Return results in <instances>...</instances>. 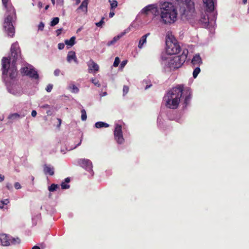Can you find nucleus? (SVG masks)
I'll return each instance as SVG.
<instances>
[{"instance_id": "1", "label": "nucleus", "mask_w": 249, "mask_h": 249, "mask_svg": "<svg viewBox=\"0 0 249 249\" xmlns=\"http://www.w3.org/2000/svg\"><path fill=\"white\" fill-rule=\"evenodd\" d=\"M183 86L178 85L169 90L163 97L165 106L170 109H177L183 94Z\"/></svg>"}, {"instance_id": "2", "label": "nucleus", "mask_w": 249, "mask_h": 249, "mask_svg": "<svg viewBox=\"0 0 249 249\" xmlns=\"http://www.w3.org/2000/svg\"><path fill=\"white\" fill-rule=\"evenodd\" d=\"M2 75H7L9 71V77L11 79H15L17 76V69L16 64H11L10 67V60L8 57H3L2 59Z\"/></svg>"}, {"instance_id": "3", "label": "nucleus", "mask_w": 249, "mask_h": 249, "mask_svg": "<svg viewBox=\"0 0 249 249\" xmlns=\"http://www.w3.org/2000/svg\"><path fill=\"white\" fill-rule=\"evenodd\" d=\"M166 38L167 53L170 55H173L179 53L181 48L175 37L168 33Z\"/></svg>"}, {"instance_id": "4", "label": "nucleus", "mask_w": 249, "mask_h": 249, "mask_svg": "<svg viewBox=\"0 0 249 249\" xmlns=\"http://www.w3.org/2000/svg\"><path fill=\"white\" fill-rule=\"evenodd\" d=\"M188 53V50L184 49L181 55L171 58L168 62V66L170 68L177 69L180 68L186 61Z\"/></svg>"}, {"instance_id": "5", "label": "nucleus", "mask_w": 249, "mask_h": 249, "mask_svg": "<svg viewBox=\"0 0 249 249\" xmlns=\"http://www.w3.org/2000/svg\"><path fill=\"white\" fill-rule=\"evenodd\" d=\"M177 14V11L160 12V21L164 24H171L176 21Z\"/></svg>"}, {"instance_id": "6", "label": "nucleus", "mask_w": 249, "mask_h": 249, "mask_svg": "<svg viewBox=\"0 0 249 249\" xmlns=\"http://www.w3.org/2000/svg\"><path fill=\"white\" fill-rule=\"evenodd\" d=\"M180 17L183 20H189L195 18L196 13L194 8H189L188 6L181 7L179 9Z\"/></svg>"}, {"instance_id": "7", "label": "nucleus", "mask_w": 249, "mask_h": 249, "mask_svg": "<svg viewBox=\"0 0 249 249\" xmlns=\"http://www.w3.org/2000/svg\"><path fill=\"white\" fill-rule=\"evenodd\" d=\"M11 55L8 59L12 60V64H16L17 61L20 57V51L17 43L12 44L11 47Z\"/></svg>"}, {"instance_id": "8", "label": "nucleus", "mask_w": 249, "mask_h": 249, "mask_svg": "<svg viewBox=\"0 0 249 249\" xmlns=\"http://www.w3.org/2000/svg\"><path fill=\"white\" fill-rule=\"evenodd\" d=\"M12 17L10 15H8L5 18L3 27L5 29L8 36L13 37L15 34V29L13 25L12 20Z\"/></svg>"}, {"instance_id": "9", "label": "nucleus", "mask_w": 249, "mask_h": 249, "mask_svg": "<svg viewBox=\"0 0 249 249\" xmlns=\"http://www.w3.org/2000/svg\"><path fill=\"white\" fill-rule=\"evenodd\" d=\"M21 73L24 75H27L31 78L37 79L39 77L37 72L32 67H25L20 70Z\"/></svg>"}, {"instance_id": "10", "label": "nucleus", "mask_w": 249, "mask_h": 249, "mask_svg": "<svg viewBox=\"0 0 249 249\" xmlns=\"http://www.w3.org/2000/svg\"><path fill=\"white\" fill-rule=\"evenodd\" d=\"M114 135L115 139L118 143L122 144L124 142V139L123 138L122 126L121 125L117 124L116 125L114 131Z\"/></svg>"}, {"instance_id": "11", "label": "nucleus", "mask_w": 249, "mask_h": 249, "mask_svg": "<svg viewBox=\"0 0 249 249\" xmlns=\"http://www.w3.org/2000/svg\"><path fill=\"white\" fill-rule=\"evenodd\" d=\"M79 165L87 171H90L92 168V162L88 159H81L78 161Z\"/></svg>"}, {"instance_id": "12", "label": "nucleus", "mask_w": 249, "mask_h": 249, "mask_svg": "<svg viewBox=\"0 0 249 249\" xmlns=\"http://www.w3.org/2000/svg\"><path fill=\"white\" fill-rule=\"evenodd\" d=\"M161 12H177V10L172 3L169 2H165L160 8Z\"/></svg>"}, {"instance_id": "13", "label": "nucleus", "mask_w": 249, "mask_h": 249, "mask_svg": "<svg viewBox=\"0 0 249 249\" xmlns=\"http://www.w3.org/2000/svg\"><path fill=\"white\" fill-rule=\"evenodd\" d=\"M89 72L92 73L93 71L97 72L99 70V66L93 60L90 59L87 63Z\"/></svg>"}, {"instance_id": "14", "label": "nucleus", "mask_w": 249, "mask_h": 249, "mask_svg": "<svg viewBox=\"0 0 249 249\" xmlns=\"http://www.w3.org/2000/svg\"><path fill=\"white\" fill-rule=\"evenodd\" d=\"M10 237L7 234L4 233L0 234V241L2 246H9L10 245Z\"/></svg>"}, {"instance_id": "15", "label": "nucleus", "mask_w": 249, "mask_h": 249, "mask_svg": "<svg viewBox=\"0 0 249 249\" xmlns=\"http://www.w3.org/2000/svg\"><path fill=\"white\" fill-rule=\"evenodd\" d=\"M54 168L51 165L44 164L43 165V172L45 175L53 176L54 174Z\"/></svg>"}, {"instance_id": "16", "label": "nucleus", "mask_w": 249, "mask_h": 249, "mask_svg": "<svg viewBox=\"0 0 249 249\" xmlns=\"http://www.w3.org/2000/svg\"><path fill=\"white\" fill-rule=\"evenodd\" d=\"M204 5L207 8V11L212 12L214 10V2L213 0H203Z\"/></svg>"}, {"instance_id": "17", "label": "nucleus", "mask_w": 249, "mask_h": 249, "mask_svg": "<svg viewBox=\"0 0 249 249\" xmlns=\"http://www.w3.org/2000/svg\"><path fill=\"white\" fill-rule=\"evenodd\" d=\"M157 11V8L155 7L153 5H149L146 6L142 9V12L143 14L147 15L149 12L152 13H156Z\"/></svg>"}, {"instance_id": "18", "label": "nucleus", "mask_w": 249, "mask_h": 249, "mask_svg": "<svg viewBox=\"0 0 249 249\" xmlns=\"http://www.w3.org/2000/svg\"><path fill=\"white\" fill-rule=\"evenodd\" d=\"M191 63L194 65V66L196 65L199 66L201 64H202L201 58L200 57L199 54H196L195 56H194Z\"/></svg>"}, {"instance_id": "19", "label": "nucleus", "mask_w": 249, "mask_h": 249, "mask_svg": "<svg viewBox=\"0 0 249 249\" xmlns=\"http://www.w3.org/2000/svg\"><path fill=\"white\" fill-rule=\"evenodd\" d=\"M67 61L70 62L71 60H73L75 62L78 63L77 59L76 57L75 53L73 51H70L68 53L67 57Z\"/></svg>"}, {"instance_id": "20", "label": "nucleus", "mask_w": 249, "mask_h": 249, "mask_svg": "<svg viewBox=\"0 0 249 249\" xmlns=\"http://www.w3.org/2000/svg\"><path fill=\"white\" fill-rule=\"evenodd\" d=\"M150 33H148L142 36L141 39H140L138 47L140 49H142L143 47V45L144 43L146 42V38L148 36L150 35Z\"/></svg>"}, {"instance_id": "21", "label": "nucleus", "mask_w": 249, "mask_h": 249, "mask_svg": "<svg viewBox=\"0 0 249 249\" xmlns=\"http://www.w3.org/2000/svg\"><path fill=\"white\" fill-rule=\"evenodd\" d=\"M89 0H84L77 10H82L86 13L88 12V5Z\"/></svg>"}, {"instance_id": "22", "label": "nucleus", "mask_w": 249, "mask_h": 249, "mask_svg": "<svg viewBox=\"0 0 249 249\" xmlns=\"http://www.w3.org/2000/svg\"><path fill=\"white\" fill-rule=\"evenodd\" d=\"M124 35V33H122L121 35H118V36L114 37L111 40H110L107 42V45L109 46L114 44Z\"/></svg>"}, {"instance_id": "23", "label": "nucleus", "mask_w": 249, "mask_h": 249, "mask_svg": "<svg viewBox=\"0 0 249 249\" xmlns=\"http://www.w3.org/2000/svg\"><path fill=\"white\" fill-rule=\"evenodd\" d=\"M191 98V92L188 90L186 92V94L184 100L183 104L184 105L185 107H186L189 104Z\"/></svg>"}, {"instance_id": "24", "label": "nucleus", "mask_w": 249, "mask_h": 249, "mask_svg": "<svg viewBox=\"0 0 249 249\" xmlns=\"http://www.w3.org/2000/svg\"><path fill=\"white\" fill-rule=\"evenodd\" d=\"M95 127L97 128H100L102 127H108L109 124L107 123L103 122H98L95 123Z\"/></svg>"}, {"instance_id": "25", "label": "nucleus", "mask_w": 249, "mask_h": 249, "mask_svg": "<svg viewBox=\"0 0 249 249\" xmlns=\"http://www.w3.org/2000/svg\"><path fill=\"white\" fill-rule=\"evenodd\" d=\"M75 37L74 36L71 37L69 40H66L65 43L66 45L70 46H72L75 44Z\"/></svg>"}, {"instance_id": "26", "label": "nucleus", "mask_w": 249, "mask_h": 249, "mask_svg": "<svg viewBox=\"0 0 249 249\" xmlns=\"http://www.w3.org/2000/svg\"><path fill=\"white\" fill-rule=\"evenodd\" d=\"M10 244L13 245L18 244L20 243V239L18 237H10Z\"/></svg>"}, {"instance_id": "27", "label": "nucleus", "mask_w": 249, "mask_h": 249, "mask_svg": "<svg viewBox=\"0 0 249 249\" xmlns=\"http://www.w3.org/2000/svg\"><path fill=\"white\" fill-rule=\"evenodd\" d=\"M9 203L8 199H5L0 201V208H4V206L7 205Z\"/></svg>"}, {"instance_id": "28", "label": "nucleus", "mask_w": 249, "mask_h": 249, "mask_svg": "<svg viewBox=\"0 0 249 249\" xmlns=\"http://www.w3.org/2000/svg\"><path fill=\"white\" fill-rule=\"evenodd\" d=\"M110 3V9L113 10L117 7L118 5V2L116 0H108Z\"/></svg>"}, {"instance_id": "29", "label": "nucleus", "mask_w": 249, "mask_h": 249, "mask_svg": "<svg viewBox=\"0 0 249 249\" xmlns=\"http://www.w3.org/2000/svg\"><path fill=\"white\" fill-rule=\"evenodd\" d=\"M200 71V69L199 68V66H197L193 71V75L194 78H196L197 76Z\"/></svg>"}, {"instance_id": "30", "label": "nucleus", "mask_w": 249, "mask_h": 249, "mask_svg": "<svg viewBox=\"0 0 249 249\" xmlns=\"http://www.w3.org/2000/svg\"><path fill=\"white\" fill-rule=\"evenodd\" d=\"M58 188L59 186L57 184H52L49 187L48 190L50 192H53Z\"/></svg>"}, {"instance_id": "31", "label": "nucleus", "mask_w": 249, "mask_h": 249, "mask_svg": "<svg viewBox=\"0 0 249 249\" xmlns=\"http://www.w3.org/2000/svg\"><path fill=\"white\" fill-rule=\"evenodd\" d=\"M59 18L58 17L53 18L52 21L51 22L50 25L51 26H54L59 22Z\"/></svg>"}, {"instance_id": "32", "label": "nucleus", "mask_w": 249, "mask_h": 249, "mask_svg": "<svg viewBox=\"0 0 249 249\" xmlns=\"http://www.w3.org/2000/svg\"><path fill=\"white\" fill-rule=\"evenodd\" d=\"M81 120L82 121L86 120L87 118V114L86 110L84 109H83L81 111Z\"/></svg>"}, {"instance_id": "33", "label": "nucleus", "mask_w": 249, "mask_h": 249, "mask_svg": "<svg viewBox=\"0 0 249 249\" xmlns=\"http://www.w3.org/2000/svg\"><path fill=\"white\" fill-rule=\"evenodd\" d=\"M19 116H20L18 113H15L9 115V116H8V119L13 120L14 119L18 118L19 117Z\"/></svg>"}, {"instance_id": "34", "label": "nucleus", "mask_w": 249, "mask_h": 249, "mask_svg": "<svg viewBox=\"0 0 249 249\" xmlns=\"http://www.w3.org/2000/svg\"><path fill=\"white\" fill-rule=\"evenodd\" d=\"M104 19L105 18L103 17L101 19V20L98 22L95 23V25L99 27H101L102 26V25L104 23Z\"/></svg>"}, {"instance_id": "35", "label": "nucleus", "mask_w": 249, "mask_h": 249, "mask_svg": "<svg viewBox=\"0 0 249 249\" xmlns=\"http://www.w3.org/2000/svg\"><path fill=\"white\" fill-rule=\"evenodd\" d=\"M61 186L62 189H68L70 187V185L66 184L65 182H62L61 183Z\"/></svg>"}, {"instance_id": "36", "label": "nucleus", "mask_w": 249, "mask_h": 249, "mask_svg": "<svg viewBox=\"0 0 249 249\" xmlns=\"http://www.w3.org/2000/svg\"><path fill=\"white\" fill-rule=\"evenodd\" d=\"M120 62V61L119 58L118 57H116L115 58V60H114V63H113V66L114 67H118Z\"/></svg>"}, {"instance_id": "37", "label": "nucleus", "mask_w": 249, "mask_h": 249, "mask_svg": "<svg viewBox=\"0 0 249 249\" xmlns=\"http://www.w3.org/2000/svg\"><path fill=\"white\" fill-rule=\"evenodd\" d=\"M91 81H92V83L95 86H96L98 87L100 86L99 81L97 79H96V78L92 79Z\"/></svg>"}, {"instance_id": "38", "label": "nucleus", "mask_w": 249, "mask_h": 249, "mask_svg": "<svg viewBox=\"0 0 249 249\" xmlns=\"http://www.w3.org/2000/svg\"><path fill=\"white\" fill-rule=\"evenodd\" d=\"M129 91V87L127 86H124L123 87V95H125Z\"/></svg>"}, {"instance_id": "39", "label": "nucleus", "mask_w": 249, "mask_h": 249, "mask_svg": "<svg viewBox=\"0 0 249 249\" xmlns=\"http://www.w3.org/2000/svg\"><path fill=\"white\" fill-rule=\"evenodd\" d=\"M71 88L72 89V92L74 93H77L79 91L78 88L75 86V85H72L71 87Z\"/></svg>"}, {"instance_id": "40", "label": "nucleus", "mask_w": 249, "mask_h": 249, "mask_svg": "<svg viewBox=\"0 0 249 249\" xmlns=\"http://www.w3.org/2000/svg\"><path fill=\"white\" fill-rule=\"evenodd\" d=\"M9 0H2V4L5 9H8V2Z\"/></svg>"}, {"instance_id": "41", "label": "nucleus", "mask_w": 249, "mask_h": 249, "mask_svg": "<svg viewBox=\"0 0 249 249\" xmlns=\"http://www.w3.org/2000/svg\"><path fill=\"white\" fill-rule=\"evenodd\" d=\"M53 86L52 84H49L47 85V87L46 88V90L49 92H51L52 89H53Z\"/></svg>"}, {"instance_id": "42", "label": "nucleus", "mask_w": 249, "mask_h": 249, "mask_svg": "<svg viewBox=\"0 0 249 249\" xmlns=\"http://www.w3.org/2000/svg\"><path fill=\"white\" fill-rule=\"evenodd\" d=\"M38 27V30H41V31H43V29H44V23L42 22H41L39 24Z\"/></svg>"}, {"instance_id": "43", "label": "nucleus", "mask_w": 249, "mask_h": 249, "mask_svg": "<svg viewBox=\"0 0 249 249\" xmlns=\"http://www.w3.org/2000/svg\"><path fill=\"white\" fill-rule=\"evenodd\" d=\"M65 47V45L63 43H60L58 44V48L59 50L63 49Z\"/></svg>"}, {"instance_id": "44", "label": "nucleus", "mask_w": 249, "mask_h": 249, "mask_svg": "<svg viewBox=\"0 0 249 249\" xmlns=\"http://www.w3.org/2000/svg\"><path fill=\"white\" fill-rule=\"evenodd\" d=\"M15 188L16 189H18L21 188V185L18 182H16L14 185Z\"/></svg>"}, {"instance_id": "45", "label": "nucleus", "mask_w": 249, "mask_h": 249, "mask_svg": "<svg viewBox=\"0 0 249 249\" xmlns=\"http://www.w3.org/2000/svg\"><path fill=\"white\" fill-rule=\"evenodd\" d=\"M60 73V71L59 69H56L54 71V74L55 76H58Z\"/></svg>"}, {"instance_id": "46", "label": "nucleus", "mask_w": 249, "mask_h": 249, "mask_svg": "<svg viewBox=\"0 0 249 249\" xmlns=\"http://www.w3.org/2000/svg\"><path fill=\"white\" fill-rule=\"evenodd\" d=\"M62 28H60V29H57L56 31V34H57V36H59L61 34V32H62Z\"/></svg>"}, {"instance_id": "47", "label": "nucleus", "mask_w": 249, "mask_h": 249, "mask_svg": "<svg viewBox=\"0 0 249 249\" xmlns=\"http://www.w3.org/2000/svg\"><path fill=\"white\" fill-rule=\"evenodd\" d=\"M57 121L58 122V124L57 125V127L58 128H59L60 125H61V123H62V120L60 119H59V118H57Z\"/></svg>"}, {"instance_id": "48", "label": "nucleus", "mask_w": 249, "mask_h": 249, "mask_svg": "<svg viewBox=\"0 0 249 249\" xmlns=\"http://www.w3.org/2000/svg\"><path fill=\"white\" fill-rule=\"evenodd\" d=\"M37 113L36 111L35 110H33L31 112V115L33 117H35L36 116Z\"/></svg>"}, {"instance_id": "49", "label": "nucleus", "mask_w": 249, "mask_h": 249, "mask_svg": "<svg viewBox=\"0 0 249 249\" xmlns=\"http://www.w3.org/2000/svg\"><path fill=\"white\" fill-rule=\"evenodd\" d=\"M4 176L1 174H0V182H2L4 179Z\"/></svg>"}, {"instance_id": "50", "label": "nucleus", "mask_w": 249, "mask_h": 249, "mask_svg": "<svg viewBox=\"0 0 249 249\" xmlns=\"http://www.w3.org/2000/svg\"><path fill=\"white\" fill-rule=\"evenodd\" d=\"M41 107L43 108H49L50 106L48 104H45L44 105H42Z\"/></svg>"}, {"instance_id": "51", "label": "nucleus", "mask_w": 249, "mask_h": 249, "mask_svg": "<svg viewBox=\"0 0 249 249\" xmlns=\"http://www.w3.org/2000/svg\"><path fill=\"white\" fill-rule=\"evenodd\" d=\"M127 63V61H123L122 62L121 65L122 67H124Z\"/></svg>"}, {"instance_id": "52", "label": "nucleus", "mask_w": 249, "mask_h": 249, "mask_svg": "<svg viewBox=\"0 0 249 249\" xmlns=\"http://www.w3.org/2000/svg\"><path fill=\"white\" fill-rule=\"evenodd\" d=\"M115 14L113 12H110L109 14V17L110 18H112L114 16Z\"/></svg>"}, {"instance_id": "53", "label": "nucleus", "mask_w": 249, "mask_h": 249, "mask_svg": "<svg viewBox=\"0 0 249 249\" xmlns=\"http://www.w3.org/2000/svg\"><path fill=\"white\" fill-rule=\"evenodd\" d=\"M70 180H71L70 178L68 177V178H65L64 182L68 183L70 182Z\"/></svg>"}, {"instance_id": "54", "label": "nucleus", "mask_w": 249, "mask_h": 249, "mask_svg": "<svg viewBox=\"0 0 249 249\" xmlns=\"http://www.w3.org/2000/svg\"><path fill=\"white\" fill-rule=\"evenodd\" d=\"M32 249H40V248L37 246H35L32 248Z\"/></svg>"}, {"instance_id": "55", "label": "nucleus", "mask_w": 249, "mask_h": 249, "mask_svg": "<svg viewBox=\"0 0 249 249\" xmlns=\"http://www.w3.org/2000/svg\"><path fill=\"white\" fill-rule=\"evenodd\" d=\"M46 113H47V114L48 115H52V113L51 111H50V110H48V111H47Z\"/></svg>"}, {"instance_id": "56", "label": "nucleus", "mask_w": 249, "mask_h": 249, "mask_svg": "<svg viewBox=\"0 0 249 249\" xmlns=\"http://www.w3.org/2000/svg\"><path fill=\"white\" fill-rule=\"evenodd\" d=\"M107 95V92H104L102 93V94L101 95V96H105Z\"/></svg>"}, {"instance_id": "57", "label": "nucleus", "mask_w": 249, "mask_h": 249, "mask_svg": "<svg viewBox=\"0 0 249 249\" xmlns=\"http://www.w3.org/2000/svg\"><path fill=\"white\" fill-rule=\"evenodd\" d=\"M151 86H152V85H150L149 86L147 85L145 89H146L149 88L150 87H151Z\"/></svg>"}, {"instance_id": "58", "label": "nucleus", "mask_w": 249, "mask_h": 249, "mask_svg": "<svg viewBox=\"0 0 249 249\" xmlns=\"http://www.w3.org/2000/svg\"><path fill=\"white\" fill-rule=\"evenodd\" d=\"M76 0V4H78L80 2V0Z\"/></svg>"}, {"instance_id": "59", "label": "nucleus", "mask_w": 249, "mask_h": 249, "mask_svg": "<svg viewBox=\"0 0 249 249\" xmlns=\"http://www.w3.org/2000/svg\"><path fill=\"white\" fill-rule=\"evenodd\" d=\"M243 4H247V0H243Z\"/></svg>"}, {"instance_id": "60", "label": "nucleus", "mask_w": 249, "mask_h": 249, "mask_svg": "<svg viewBox=\"0 0 249 249\" xmlns=\"http://www.w3.org/2000/svg\"><path fill=\"white\" fill-rule=\"evenodd\" d=\"M51 1L53 5L55 4V0H51Z\"/></svg>"}, {"instance_id": "61", "label": "nucleus", "mask_w": 249, "mask_h": 249, "mask_svg": "<svg viewBox=\"0 0 249 249\" xmlns=\"http://www.w3.org/2000/svg\"><path fill=\"white\" fill-rule=\"evenodd\" d=\"M49 7V5H46V6H45V10H47V9H48Z\"/></svg>"}, {"instance_id": "62", "label": "nucleus", "mask_w": 249, "mask_h": 249, "mask_svg": "<svg viewBox=\"0 0 249 249\" xmlns=\"http://www.w3.org/2000/svg\"><path fill=\"white\" fill-rule=\"evenodd\" d=\"M13 13L15 14V11L14 9L13 10Z\"/></svg>"}]
</instances>
